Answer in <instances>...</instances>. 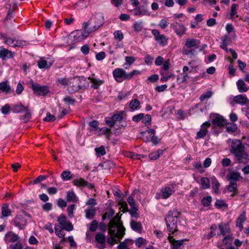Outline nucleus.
<instances>
[{
  "instance_id": "16",
  "label": "nucleus",
  "mask_w": 249,
  "mask_h": 249,
  "mask_svg": "<svg viewBox=\"0 0 249 249\" xmlns=\"http://www.w3.org/2000/svg\"><path fill=\"white\" fill-rule=\"evenodd\" d=\"M14 56V53L5 49L3 47H1L0 50V58L2 60H4L7 59L13 58Z\"/></svg>"
},
{
  "instance_id": "45",
  "label": "nucleus",
  "mask_w": 249,
  "mask_h": 249,
  "mask_svg": "<svg viewBox=\"0 0 249 249\" xmlns=\"http://www.w3.org/2000/svg\"><path fill=\"white\" fill-rule=\"evenodd\" d=\"M238 7V5L234 3L231 5V12L230 14L231 18L232 20L234 18V16L237 18L239 17V16L237 15L236 9Z\"/></svg>"
},
{
  "instance_id": "28",
  "label": "nucleus",
  "mask_w": 249,
  "mask_h": 249,
  "mask_svg": "<svg viewBox=\"0 0 249 249\" xmlns=\"http://www.w3.org/2000/svg\"><path fill=\"white\" fill-rule=\"evenodd\" d=\"M131 229L137 232H141L142 229V225L141 222L131 220L130 222Z\"/></svg>"
},
{
  "instance_id": "63",
  "label": "nucleus",
  "mask_w": 249,
  "mask_h": 249,
  "mask_svg": "<svg viewBox=\"0 0 249 249\" xmlns=\"http://www.w3.org/2000/svg\"><path fill=\"white\" fill-rule=\"evenodd\" d=\"M114 38L119 41H121L124 38V35L121 31H116L114 33Z\"/></svg>"
},
{
  "instance_id": "43",
  "label": "nucleus",
  "mask_w": 249,
  "mask_h": 249,
  "mask_svg": "<svg viewBox=\"0 0 249 249\" xmlns=\"http://www.w3.org/2000/svg\"><path fill=\"white\" fill-rule=\"evenodd\" d=\"M86 180L82 178L74 179L72 181L73 185L79 187H85Z\"/></svg>"
},
{
  "instance_id": "47",
  "label": "nucleus",
  "mask_w": 249,
  "mask_h": 249,
  "mask_svg": "<svg viewBox=\"0 0 249 249\" xmlns=\"http://www.w3.org/2000/svg\"><path fill=\"white\" fill-rule=\"evenodd\" d=\"M227 189L228 191L231 193L238 191L237 183L232 181H230L229 185L227 186Z\"/></svg>"
},
{
  "instance_id": "8",
  "label": "nucleus",
  "mask_w": 249,
  "mask_h": 249,
  "mask_svg": "<svg viewBox=\"0 0 249 249\" xmlns=\"http://www.w3.org/2000/svg\"><path fill=\"white\" fill-rule=\"evenodd\" d=\"M31 85L34 92L39 95H46L49 92L47 86H41L40 85L34 83L33 81L31 82Z\"/></svg>"
},
{
  "instance_id": "1",
  "label": "nucleus",
  "mask_w": 249,
  "mask_h": 249,
  "mask_svg": "<svg viewBox=\"0 0 249 249\" xmlns=\"http://www.w3.org/2000/svg\"><path fill=\"white\" fill-rule=\"evenodd\" d=\"M105 21L104 16L101 13H96L89 20L83 24L84 31H76L72 33L74 41L80 42L84 40L92 31L102 26Z\"/></svg>"
},
{
  "instance_id": "48",
  "label": "nucleus",
  "mask_w": 249,
  "mask_h": 249,
  "mask_svg": "<svg viewBox=\"0 0 249 249\" xmlns=\"http://www.w3.org/2000/svg\"><path fill=\"white\" fill-rule=\"evenodd\" d=\"M133 28L135 31L137 32H141L143 28V22L142 21H135L133 25Z\"/></svg>"
},
{
  "instance_id": "58",
  "label": "nucleus",
  "mask_w": 249,
  "mask_h": 249,
  "mask_svg": "<svg viewBox=\"0 0 249 249\" xmlns=\"http://www.w3.org/2000/svg\"><path fill=\"white\" fill-rule=\"evenodd\" d=\"M228 60L231 62V64L229 66V73L231 75L233 76L234 75L235 73V69L233 67L234 61L232 60L230 57L228 58Z\"/></svg>"
},
{
  "instance_id": "6",
  "label": "nucleus",
  "mask_w": 249,
  "mask_h": 249,
  "mask_svg": "<svg viewBox=\"0 0 249 249\" xmlns=\"http://www.w3.org/2000/svg\"><path fill=\"white\" fill-rule=\"evenodd\" d=\"M141 72L138 70H133L129 73L122 68L115 69L112 72L113 77L118 82H122L123 80H129L135 75H139Z\"/></svg>"
},
{
  "instance_id": "39",
  "label": "nucleus",
  "mask_w": 249,
  "mask_h": 249,
  "mask_svg": "<svg viewBox=\"0 0 249 249\" xmlns=\"http://www.w3.org/2000/svg\"><path fill=\"white\" fill-rule=\"evenodd\" d=\"M163 151L161 149H158L157 151L151 153L149 155V158L152 160L158 159L162 154Z\"/></svg>"
},
{
  "instance_id": "27",
  "label": "nucleus",
  "mask_w": 249,
  "mask_h": 249,
  "mask_svg": "<svg viewBox=\"0 0 249 249\" xmlns=\"http://www.w3.org/2000/svg\"><path fill=\"white\" fill-rule=\"evenodd\" d=\"M212 179V187L215 194H219V188L220 184L218 180L214 177L211 178Z\"/></svg>"
},
{
  "instance_id": "29",
  "label": "nucleus",
  "mask_w": 249,
  "mask_h": 249,
  "mask_svg": "<svg viewBox=\"0 0 249 249\" xmlns=\"http://www.w3.org/2000/svg\"><path fill=\"white\" fill-rule=\"evenodd\" d=\"M66 199L68 202H77L78 201V198L73 191L67 192Z\"/></svg>"
},
{
  "instance_id": "30",
  "label": "nucleus",
  "mask_w": 249,
  "mask_h": 249,
  "mask_svg": "<svg viewBox=\"0 0 249 249\" xmlns=\"http://www.w3.org/2000/svg\"><path fill=\"white\" fill-rule=\"evenodd\" d=\"M53 61L48 62L47 60L41 59L38 62L37 65L40 69L49 68L53 64Z\"/></svg>"
},
{
  "instance_id": "57",
  "label": "nucleus",
  "mask_w": 249,
  "mask_h": 249,
  "mask_svg": "<svg viewBox=\"0 0 249 249\" xmlns=\"http://www.w3.org/2000/svg\"><path fill=\"white\" fill-rule=\"evenodd\" d=\"M60 227L62 228V229L68 231H71L73 229V226L70 222H67Z\"/></svg>"
},
{
  "instance_id": "23",
  "label": "nucleus",
  "mask_w": 249,
  "mask_h": 249,
  "mask_svg": "<svg viewBox=\"0 0 249 249\" xmlns=\"http://www.w3.org/2000/svg\"><path fill=\"white\" fill-rule=\"evenodd\" d=\"M236 85L239 92L243 93L248 90V88L245 82L241 79L238 80L236 82Z\"/></svg>"
},
{
  "instance_id": "2",
  "label": "nucleus",
  "mask_w": 249,
  "mask_h": 249,
  "mask_svg": "<svg viewBox=\"0 0 249 249\" xmlns=\"http://www.w3.org/2000/svg\"><path fill=\"white\" fill-rule=\"evenodd\" d=\"M230 151L234 155L235 160L239 163L244 162L249 156L245 151V145L239 140L234 139L232 141Z\"/></svg>"
},
{
  "instance_id": "33",
  "label": "nucleus",
  "mask_w": 249,
  "mask_h": 249,
  "mask_svg": "<svg viewBox=\"0 0 249 249\" xmlns=\"http://www.w3.org/2000/svg\"><path fill=\"white\" fill-rule=\"evenodd\" d=\"M24 112H25V114L21 116L20 117V119L22 120L23 122L27 123L31 120L32 118V114L29 107L27 108V110L25 111Z\"/></svg>"
},
{
  "instance_id": "55",
  "label": "nucleus",
  "mask_w": 249,
  "mask_h": 249,
  "mask_svg": "<svg viewBox=\"0 0 249 249\" xmlns=\"http://www.w3.org/2000/svg\"><path fill=\"white\" fill-rule=\"evenodd\" d=\"M95 150L98 156H104L106 153L105 148L103 146H101L99 147L96 148Z\"/></svg>"
},
{
  "instance_id": "34",
  "label": "nucleus",
  "mask_w": 249,
  "mask_h": 249,
  "mask_svg": "<svg viewBox=\"0 0 249 249\" xmlns=\"http://www.w3.org/2000/svg\"><path fill=\"white\" fill-rule=\"evenodd\" d=\"M55 233L56 235L59 238H63V240H65L64 238L65 234L63 231L64 229H62V228L59 225H55L54 227Z\"/></svg>"
},
{
  "instance_id": "26",
  "label": "nucleus",
  "mask_w": 249,
  "mask_h": 249,
  "mask_svg": "<svg viewBox=\"0 0 249 249\" xmlns=\"http://www.w3.org/2000/svg\"><path fill=\"white\" fill-rule=\"evenodd\" d=\"M156 131L154 129H148L145 131L141 133L142 136L144 139H151L152 137H154V134H155Z\"/></svg>"
},
{
  "instance_id": "38",
  "label": "nucleus",
  "mask_w": 249,
  "mask_h": 249,
  "mask_svg": "<svg viewBox=\"0 0 249 249\" xmlns=\"http://www.w3.org/2000/svg\"><path fill=\"white\" fill-rule=\"evenodd\" d=\"M85 216L87 219H92L96 213V210L95 209H87L85 211Z\"/></svg>"
},
{
  "instance_id": "9",
  "label": "nucleus",
  "mask_w": 249,
  "mask_h": 249,
  "mask_svg": "<svg viewBox=\"0 0 249 249\" xmlns=\"http://www.w3.org/2000/svg\"><path fill=\"white\" fill-rule=\"evenodd\" d=\"M211 126V123L207 121L203 123L200 126V129L196 133L195 139L197 140L204 138L208 133V128Z\"/></svg>"
},
{
  "instance_id": "20",
  "label": "nucleus",
  "mask_w": 249,
  "mask_h": 249,
  "mask_svg": "<svg viewBox=\"0 0 249 249\" xmlns=\"http://www.w3.org/2000/svg\"><path fill=\"white\" fill-rule=\"evenodd\" d=\"M28 107H25L22 105L20 103L16 105H12L11 110L15 113L24 112L25 111L27 110Z\"/></svg>"
},
{
  "instance_id": "44",
  "label": "nucleus",
  "mask_w": 249,
  "mask_h": 249,
  "mask_svg": "<svg viewBox=\"0 0 249 249\" xmlns=\"http://www.w3.org/2000/svg\"><path fill=\"white\" fill-rule=\"evenodd\" d=\"M124 112L121 111L118 114H114L112 117L111 119L114 121L115 123L117 122H120L124 118Z\"/></svg>"
},
{
  "instance_id": "24",
  "label": "nucleus",
  "mask_w": 249,
  "mask_h": 249,
  "mask_svg": "<svg viewBox=\"0 0 249 249\" xmlns=\"http://www.w3.org/2000/svg\"><path fill=\"white\" fill-rule=\"evenodd\" d=\"M233 101L237 104L245 105L249 101V100L246 95H238L234 97Z\"/></svg>"
},
{
  "instance_id": "18",
  "label": "nucleus",
  "mask_w": 249,
  "mask_h": 249,
  "mask_svg": "<svg viewBox=\"0 0 249 249\" xmlns=\"http://www.w3.org/2000/svg\"><path fill=\"white\" fill-rule=\"evenodd\" d=\"M246 220V212H243L236 220V226L241 231L243 229V223Z\"/></svg>"
},
{
  "instance_id": "14",
  "label": "nucleus",
  "mask_w": 249,
  "mask_h": 249,
  "mask_svg": "<svg viewBox=\"0 0 249 249\" xmlns=\"http://www.w3.org/2000/svg\"><path fill=\"white\" fill-rule=\"evenodd\" d=\"M175 191L169 186H165L162 187L160 190V194L158 198H162L164 199L169 198Z\"/></svg>"
},
{
  "instance_id": "40",
  "label": "nucleus",
  "mask_w": 249,
  "mask_h": 249,
  "mask_svg": "<svg viewBox=\"0 0 249 249\" xmlns=\"http://www.w3.org/2000/svg\"><path fill=\"white\" fill-rule=\"evenodd\" d=\"M115 213L114 211L112 209H110L105 213H104L102 216L103 220H105L106 218L108 219H112Z\"/></svg>"
},
{
  "instance_id": "12",
  "label": "nucleus",
  "mask_w": 249,
  "mask_h": 249,
  "mask_svg": "<svg viewBox=\"0 0 249 249\" xmlns=\"http://www.w3.org/2000/svg\"><path fill=\"white\" fill-rule=\"evenodd\" d=\"M218 229L219 232L217 233L218 236H226L228 235H231V229L229 225L228 224L220 223L218 225Z\"/></svg>"
},
{
  "instance_id": "51",
  "label": "nucleus",
  "mask_w": 249,
  "mask_h": 249,
  "mask_svg": "<svg viewBox=\"0 0 249 249\" xmlns=\"http://www.w3.org/2000/svg\"><path fill=\"white\" fill-rule=\"evenodd\" d=\"M233 239V238L231 234L228 235L224 237L222 240V242L225 245H230L232 242Z\"/></svg>"
},
{
  "instance_id": "46",
  "label": "nucleus",
  "mask_w": 249,
  "mask_h": 249,
  "mask_svg": "<svg viewBox=\"0 0 249 249\" xmlns=\"http://www.w3.org/2000/svg\"><path fill=\"white\" fill-rule=\"evenodd\" d=\"M140 103L137 99L132 100L129 103V107L132 110L137 109L140 106Z\"/></svg>"
},
{
  "instance_id": "60",
  "label": "nucleus",
  "mask_w": 249,
  "mask_h": 249,
  "mask_svg": "<svg viewBox=\"0 0 249 249\" xmlns=\"http://www.w3.org/2000/svg\"><path fill=\"white\" fill-rule=\"evenodd\" d=\"M76 209L75 204L70 205L67 208L68 214L70 217H72L73 211Z\"/></svg>"
},
{
  "instance_id": "64",
  "label": "nucleus",
  "mask_w": 249,
  "mask_h": 249,
  "mask_svg": "<svg viewBox=\"0 0 249 249\" xmlns=\"http://www.w3.org/2000/svg\"><path fill=\"white\" fill-rule=\"evenodd\" d=\"M98 223L96 220L92 221L89 226V230L92 232L95 231L98 227Z\"/></svg>"
},
{
  "instance_id": "21",
  "label": "nucleus",
  "mask_w": 249,
  "mask_h": 249,
  "mask_svg": "<svg viewBox=\"0 0 249 249\" xmlns=\"http://www.w3.org/2000/svg\"><path fill=\"white\" fill-rule=\"evenodd\" d=\"M210 231L207 234L204 235V238L207 239H210L213 236H215L216 233V231L217 230V226L215 224L212 225L210 228Z\"/></svg>"
},
{
  "instance_id": "22",
  "label": "nucleus",
  "mask_w": 249,
  "mask_h": 249,
  "mask_svg": "<svg viewBox=\"0 0 249 249\" xmlns=\"http://www.w3.org/2000/svg\"><path fill=\"white\" fill-rule=\"evenodd\" d=\"M8 81L2 82L0 83V90L5 93H9L13 91L8 83Z\"/></svg>"
},
{
  "instance_id": "56",
  "label": "nucleus",
  "mask_w": 249,
  "mask_h": 249,
  "mask_svg": "<svg viewBox=\"0 0 249 249\" xmlns=\"http://www.w3.org/2000/svg\"><path fill=\"white\" fill-rule=\"evenodd\" d=\"M138 210V208L136 206L131 208V209L128 211L132 217L138 218L139 217V213L137 212Z\"/></svg>"
},
{
  "instance_id": "41",
  "label": "nucleus",
  "mask_w": 249,
  "mask_h": 249,
  "mask_svg": "<svg viewBox=\"0 0 249 249\" xmlns=\"http://www.w3.org/2000/svg\"><path fill=\"white\" fill-rule=\"evenodd\" d=\"M201 187L203 189H206L210 187V181L208 178H202L201 179Z\"/></svg>"
},
{
  "instance_id": "37",
  "label": "nucleus",
  "mask_w": 249,
  "mask_h": 249,
  "mask_svg": "<svg viewBox=\"0 0 249 249\" xmlns=\"http://www.w3.org/2000/svg\"><path fill=\"white\" fill-rule=\"evenodd\" d=\"M187 241V240H176L173 242V244L172 245L173 249H182L183 247V243L184 241Z\"/></svg>"
},
{
  "instance_id": "15",
  "label": "nucleus",
  "mask_w": 249,
  "mask_h": 249,
  "mask_svg": "<svg viewBox=\"0 0 249 249\" xmlns=\"http://www.w3.org/2000/svg\"><path fill=\"white\" fill-rule=\"evenodd\" d=\"M19 238V237L18 235L10 231L6 233L5 235L4 240L5 242L8 244L17 242L18 241Z\"/></svg>"
},
{
  "instance_id": "52",
  "label": "nucleus",
  "mask_w": 249,
  "mask_h": 249,
  "mask_svg": "<svg viewBox=\"0 0 249 249\" xmlns=\"http://www.w3.org/2000/svg\"><path fill=\"white\" fill-rule=\"evenodd\" d=\"M212 95L213 92L211 91H207L200 96L199 99L201 102H203L206 99L210 98Z\"/></svg>"
},
{
  "instance_id": "35",
  "label": "nucleus",
  "mask_w": 249,
  "mask_h": 249,
  "mask_svg": "<svg viewBox=\"0 0 249 249\" xmlns=\"http://www.w3.org/2000/svg\"><path fill=\"white\" fill-rule=\"evenodd\" d=\"M240 177V174L237 172L234 171L229 173L228 175V179L231 180V181L235 182L239 180Z\"/></svg>"
},
{
  "instance_id": "62",
  "label": "nucleus",
  "mask_w": 249,
  "mask_h": 249,
  "mask_svg": "<svg viewBox=\"0 0 249 249\" xmlns=\"http://www.w3.org/2000/svg\"><path fill=\"white\" fill-rule=\"evenodd\" d=\"M55 117L51 114L49 112H48L46 115V117L43 119V120L45 122H52L55 120Z\"/></svg>"
},
{
  "instance_id": "11",
  "label": "nucleus",
  "mask_w": 249,
  "mask_h": 249,
  "mask_svg": "<svg viewBox=\"0 0 249 249\" xmlns=\"http://www.w3.org/2000/svg\"><path fill=\"white\" fill-rule=\"evenodd\" d=\"M106 237L102 233H97L95 236V241L98 243L97 247L99 249H104L106 248L105 243Z\"/></svg>"
},
{
  "instance_id": "61",
  "label": "nucleus",
  "mask_w": 249,
  "mask_h": 249,
  "mask_svg": "<svg viewBox=\"0 0 249 249\" xmlns=\"http://www.w3.org/2000/svg\"><path fill=\"white\" fill-rule=\"evenodd\" d=\"M142 13V16L149 15L147 8L145 5H141L137 7Z\"/></svg>"
},
{
  "instance_id": "17",
  "label": "nucleus",
  "mask_w": 249,
  "mask_h": 249,
  "mask_svg": "<svg viewBox=\"0 0 249 249\" xmlns=\"http://www.w3.org/2000/svg\"><path fill=\"white\" fill-rule=\"evenodd\" d=\"M212 123L215 126L222 127L226 124L227 122L222 116L217 115L212 120Z\"/></svg>"
},
{
  "instance_id": "4",
  "label": "nucleus",
  "mask_w": 249,
  "mask_h": 249,
  "mask_svg": "<svg viewBox=\"0 0 249 249\" xmlns=\"http://www.w3.org/2000/svg\"><path fill=\"white\" fill-rule=\"evenodd\" d=\"M180 213L173 209L168 212L165 217L167 228L169 232L174 233L178 231L177 226L178 218L180 215Z\"/></svg>"
},
{
  "instance_id": "50",
  "label": "nucleus",
  "mask_w": 249,
  "mask_h": 249,
  "mask_svg": "<svg viewBox=\"0 0 249 249\" xmlns=\"http://www.w3.org/2000/svg\"><path fill=\"white\" fill-rule=\"evenodd\" d=\"M10 249H32L30 247H26V248H23L22 243L19 242H18L14 244H11L10 246Z\"/></svg>"
},
{
  "instance_id": "59",
  "label": "nucleus",
  "mask_w": 249,
  "mask_h": 249,
  "mask_svg": "<svg viewBox=\"0 0 249 249\" xmlns=\"http://www.w3.org/2000/svg\"><path fill=\"white\" fill-rule=\"evenodd\" d=\"M57 221L60 225V226H61L67 222V217L64 214H61L57 219Z\"/></svg>"
},
{
  "instance_id": "19",
  "label": "nucleus",
  "mask_w": 249,
  "mask_h": 249,
  "mask_svg": "<svg viewBox=\"0 0 249 249\" xmlns=\"http://www.w3.org/2000/svg\"><path fill=\"white\" fill-rule=\"evenodd\" d=\"M200 41L194 38H188L186 40L185 46L187 48L195 47L198 48L200 45Z\"/></svg>"
},
{
  "instance_id": "10",
  "label": "nucleus",
  "mask_w": 249,
  "mask_h": 249,
  "mask_svg": "<svg viewBox=\"0 0 249 249\" xmlns=\"http://www.w3.org/2000/svg\"><path fill=\"white\" fill-rule=\"evenodd\" d=\"M15 225L19 228V229H23L26 225V220L25 218V214H18L16 216L14 220Z\"/></svg>"
},
{
  "instance_id": "3",
  "label": "nucleus",
  "mask_w": 249,
  "mask_h": 249,
  "mask_svg": "<svg viewBox=\"0 0 249 249\" xmlns=\"http://www.w3.org/2000/svg\"><path fill=\"white\" fill-rule=\"evenodd\" d=\"M108 233L119 239H122L125 234V229L123 226L120 217L116 215L108 223Z\"/></svg>"
},
{
  "instance_id": "49",
  "label": "nucleus",
  "mask_w": 249,
  "mask_h": 249,
  "mask_svg": "<svg viewBox=\"0 0 249 249\" xmlns=\"http://www.w3.org/2000/svg\"><path fill=\"white\" fill-rule=\"evenodd\" d=\"M61 178L64 180H69L72 178V176L70 171H64L61 174Z\"/></svg>"
},
{
  "instance_id": "25",
  "label": "nucleus",
  "mask_w": 249,
  "mask_h": 249,
  "mask_svg": "<svg viewBox=\"0 0 249 249\" xmlns=\"http://www.w3.org/2000/svg\"><path fill=\"white\" fill-rule=\"evenodd\" d=\"M92 85L91 87L94 89H98L99 87L104 83V81L100 79H97L94 77H89Z\"/></svg>"
},
{
  "instance_id": "42",
  "label": "nucleus",
  "mask_w": 249,
  "mask_h": 249,
  "mask_svg": "<svg viewBox=\"0 0 249 249\" xmlns=\"http://www.w3.org/2000/svg\"><path fill=\"white\" fill-rule=\"evenodd\" d=\"M135 245L138 248H141L143 245L147 244V240L142 237L137 238L135 241Z\"/></svg>"
},
{
  "instance_id": "31",
  "label": "nucleus",
  "mask_w": 249,
  "mask_h": 249,
  "mask_svg": "<svg viewBox=\"0 0 249 249\" xmlns=\"http://www.w3.org/2000/svg\"><path fill=\"white\" fill-rule=\"evenodd\" d=\"M11 214V211L9 209L7 204H3L1 208V217H7Z\"/></svg>"
},
{
  "instance_id": "7",
  "label": "nucleus",
  "mask_w": 249,
  "mask_h": 249,
  "mask_svg": "<svg viewBox=\"0 0 249 249\" xmlns=\"http://www.w3.org/2000/svg\"><path fill=\"white\" fill-rule=\"evenodd\" d=\"M152 35L154 36L155 40L161 47H164L168 44V38L163 34H160V31L157 29H153L151 31Z\"/></svg>"
},
{
  "instance_id": "54",
  "label": "nucleus",
  "mask_w": 249,
  "mask_h": 249,
  "mask_svg": "<svg viewBox=\"0 0 249 249\" xmlns=\"http://www.w3.org/2000/svg\"><path fill=\"white\" fill-rule=\"evenodd\" d=\"M212 202V197L210 196H208L204 197L201 200L202 204L205 206H209L210 205Z\"/></svg>"
},
{
  "instance_id": "5",
  "label": "nucleus",
  "mask_w": 249,
  "mask_h": 249,
  "mask_svg": "<svg viewBox=\"0 0 249 249\" xmlns=\"http://www.w3.org/2000/svg\"><path fill=\"white\" fill-rule=\"evenodd\" d=\"M89 86L88 82L84 77L71 78L68 90L71 93H74L80 89L84 90Z\"/></svg>"
},
{
  "instance_id": "53",
  "label": "nucleus",
  "mask_w": 249,
  "mask_h": 249,
  "mask_svg": "<svg viewBox=\"0 0 249 249\" xmlns=\"http://www.w3.org/2000/svg\"><path fill=\"white\" fill-rule=\"evenodd\" d=\"M144 141L146 142H151L153 144L156 145L160 143V140L154 134V137H152L151 139H144Z\"/></svg>"
},
{
  "instance_id": "36",
  "label": "nucleus",
  "mask_w": 249,
  "mask_h": 249,
  "mask_svg": "<svg viewBox=\"0 0 249 249\" xmlns=\"http://www.w3.org/2000/svg\"><path fill=\"white\" fill-rule=\"evenodd\" d=\"M2 37L4 40V43L10 46L15 48L16 40L11 37H8L4 35L2 36Z\"/></svg>"
},
{
  "instance_id": "13",
  "label": "nucleus",
  "mask_w": 249,
  "mask_h": 249,
  "mask_svg": "<svg viewBox=\"0 0 249 249\" xmlns=\"http://www.w3.org/2000/svg\"><path fill=\"white\" fill-rule=\"evenodd\" d=\"M174 32L180 37L185 34L186 28L182 24H179L177 22L173 23L171 25Z\"/></svg>"
},
{
  "instance_id": "32",
  "label": "nucleus",
  "mask_w": 249,
  "mask_h": 249,
  "mask_svg": "<svg viewBox=\"0 0 249 249\" xmlns=\"http://www.w3.org/2000/svg\"><path fill=\"white\" fill-rule=\"evenodd\" d=\"M71 80V78H67V77H61L59 78L56 80V83L57 85H59L63 86H69L70 81Z\"/></svg>"
}]
</instances>
